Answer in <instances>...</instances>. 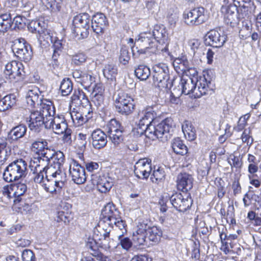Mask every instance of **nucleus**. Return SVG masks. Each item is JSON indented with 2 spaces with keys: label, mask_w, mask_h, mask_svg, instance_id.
I'll use <instances>...</instances> for the list:
<instances>
[{
  "label": "nucleus",
  "mask_w": 261,
  "mask_h": 261,
  "mask_svg": "<svg viewBox=\"0 0 261 261\" xmlns=\"http://www.w3.org/2000/svg\"><path fill=\"white\" fill-rule=\"evenodd\" d=\"M213 74L211 71L204 72L198 79L188 77L187 79L182 78L180 80L179 89H173L174 92L176 90L180 91L179 94L188 95L194 93L195 97L199 98L203 95L211 93L214 89V84L213 83Z\"/></svg>",
  "instance_id": "obj_1"
},
{
  "label": "nucleus",
  "mask_w": 261,
  "mask_h": 261,
  "mask_svg": "<svg viewBox=\"0 0 261 261\" xmlns=\"http://www.w3.org/2000/svg\"><path fill=\"white\" fill-rule=\"evenodd\" d=\"M154 123L151 121L146 122L145 118L142 117L138 123V133L141 135L144 133L146 137L152 140L158 139L163 142L167 141L174 129L172 119L167 118L156 125Z\"/></svg>",
  "instance_id": "obj_2"
},
{
  "label": "nucleus",
  "mask_w": 261,
  "mask_h": 261,
  "mask_svg": "<svg viewBox=\"0 0 261 261\" xmlns=\"http://www.w3.org/2000/svg\"><path fill=\"white\" fill-rule=\"evenodd\" d=\"M54 105L50 100L44 99L41 101L39 110L32 111L29 116L28 126L36 133H39L45 127L46 118L54 112Z\"/></svg>",
  "instance_id": "obj_3"
},
{
  "label": "nucleus",
  "mask_w": 261,
  "mask_h": 261,
  "mask_svg": "<svg viewBox=\"0 0 261 261\" xmlns=\"http://www.w3.org/2000/svg\"><path fill=\"white\" fill-rule=\"evenodd\" d=\"M153 83L160 90L168 92L174 85L175 79H171L168 66L163 63L154 65L152 68Z\"/></svg>",
  "instance_id": "obj_4"
},
{
  "label": "nucleus",
  "mask_w": 261,
  "mask_h": 261,
  "mask_svg": "<svg viewBox=\"0 0 261 261\" xmlns=\"http://www.w3.org/2000/svg\"><path fill=\"white\" fill-rule=\"evenodd\" d=\"M27 163L23 159H18L9 164L3 173V178L6 182H11L25 177L27 174Z\"/></svg>",
  "instance_id": "obj_5"
},
{
  "label": "nucleus",
  "mask_w": 261,
  "mask_h": 261,
  "mask_svg": "<svg viewBox=\"0 0 261 261\" xmlns=\"http://www.w3.org/2000/svg\"><path fill=\"white\" fill-rule=\"evenodd\" d=\"M90 22V16L87 13H81L73 17L71 30L77 39H83L88 36Z\"/></svg>",
  "instance_id": "obj_6"
},
{
  "label": "nucleus",
  "mask_w": 261,
  "mask_h": 261,
  "mask_svg": "<svg viewBox=\"0 0 261 261\" xmlns=\"http://www.w3.org/2000/svg\"><path fill=\"white\" fill-rule=\"evenodd\" d=\"M135 44L139 46L141 48L139 49L137 46L132 47L133 55L135 58L138 57V55L146 54L149 49L151 50L150 52L152 53H155L156 50V41L152 37L150 32H144L140 34L139 38L135 41Z\"/></svg>",
  "instance_id": "obj_7"
},
{
  "label": "nucleus",
  "mask_w": 261,
  "mask_h": 261,
  "mask_svg": "<svg viewBox=\"0 0 261 261\" xmlns=\"http://www.w3.org/2000/svg\"><path fill=\"white\" fill-rule=\"evenodd\" d=\"M114 105L118 113L126 116L132 114L135 108L134 99L122 91L118 92L114 95Z\"/></svg>",
  "instance_id": "obj_8"
},
{
  "label": "nucleus",
  "mask_w": 261,
  "mask_h": 261,
  "mask_svg": "<svg viewBox=\"0 0 261 261\" xmlns=\"http://www.w3.org/2000/svg\"><path fill=\"white\" fill-rule=\"evenodd\" d=\"M12 50L17 58L25 62L30 61L33 57L32 47L23 38L17 39L14 41Z\"/></svg>",
  "instance_id": "obj_9"
},
{
  "label": "nucleus",
  "mask_w": 261,
  "mask_h": 261,
  "mask_svg": "<svg viewBox=\"0 0 261 261\" xmlns=\"http://www.w3.org/2000/svg\"><path fill=\"white\" fill-rule=\"evenodd\" d=\"M185 22L189 25H198L207 20L205 9L203 7L195 8L191 10L185 11L183 14Z\"/></svg>",
  "instance_id": "obj_10"
},
{
  "label": "nucleus",
  "mask_w": 261,
  "mask_h": 261,
  "mask_svg": "<svg viewBox=\"0 0 261 261\" xmlns=\"http://www.w3.org/2000/svg\"><path fill=\"white\" fill-rule=\"evenodd\" d=\"M108 134L112 143L115 147H118L123 142L124 128L121 123L116 119H111L108 125Z\"/></svg>",
  "instance_id": "obj_11"
},
{
  "label": "nucleus",
  "mask_w": 261,
  "mask_h": 261,
  "mask_svg": "<svg viewBox=\"0 0 261 261\" xmlns=\"http://www.w3.org/2000/svg\"><path fill=\"white\" fill-rule=\"evenodd\" d=\"M4 73L7 78L15 82L22 81L25 77L23 65L16 61H12L6 64Z\"/></svg>",
  "instance_id": "obj_12"
},
{
  "label": "nucleus",
  "mask_w": 261,
  "mask_h": 261,
  "mask_svg": "<svg viewBox=\"0 0 261 261\" xmlns=\"http://www.w3.org/2000/svg\"><path fill=\"white\" fill-rule=\"evenodd\" d=\"M227 38V35L220 29L211 30L205 35L204 43L206 45L219 48L224 45Z\"/></svg>",
  "instance_id": "obj_13"
},
{
  "label": "nucleus",
  "mask_w": 261,
  "mask_h": 261,
  "mask_svg": "<svg viewBox=\"0 0 261 261\" xmlns=\"http://www.w3.org/2000/svg\"><path fill=\"white\" fill-rule=\"evenodd\" d=\"M49 174L46 173H40L36 176H34V181L36 183L40 184L44 190L50 193L51 195H56L58 190L56 181H54Z\"/></svg>",
  "instance_id": "obj_14"
},
{
  "label": "nucleus",
  "mask_w": 261,
  "mask_h": 261,
  "mask_svg": "<svg viewBox=\"0 0 261 261\" xmlns=\"http://www.w3.org/2000/svg\"><path fill=\"white\" fill-rule=\"evenodd\" d=\"M168 202L179 212H184L189 209L192 204L193 200L189 195H183L181 193H176L169 198Z\"/></svg>",
  "instance_id": "obj_15"
},
{
  "label": "nucleus",
  "mask_w": 261,
  "mask_h": 261,
  "mask_svg": "<svg viewBox=\"0 0 261 261\" xmlns=\"http://www.w3.org/2000/svg\"><path fill=\"white\" fill-rule=\"evenodd\" d=\"M120 214L116 206L113 203H109L102 210L100 219L110 226L109 228H112L113 223H116V221L119 219Z\"/></svg>",
  "instance_id": "obj_16"
},
{
  "label": "nucleus",
  "mask_w": 261,
  "mask_h": 261,
  "mask_svg": "<svg viewBox=\"0 0 261 261\" xmlns=\"http://www.w3.org/2000/svg\"><path fill=\"white\" fill-rule=\"evenodd\" d=\"M135 175L140 179H147L152 170L151 161L149 159L144 158L140 159L134 167Z\"/></svg>",
  "instance_id": "obj_17"
},
{
  "label": "nucleus",
  "mask_w": 261,
  "mask_h": 261,
  "mask_svg": "<svg viewBox=\"0 0 261 261\" xmlns=\"http://www.w3.org/2000/svg\"><path fill=\"white\" fill-rule=\"evenodd\" d=\"M69 174L72 180L76 184H84L86 180L85 168L73 160L69 167Z\"/></svg>",
  "instance_id": "obj_18"
},
{
  "label": "nucleus",
  "mask_w": 261,
  "mask_h": 261,
  "mask_svg": "<svg viewBox=\"0 0 261 261\" xmlns=\"http://www.w3.org/2000/svg\"><path fill=\"white\" fill-rule=\"evenodd\" d=\"M91 27L93 32L98 35H102L109 22L106 16L102 13H97L91 19Z\"/></svg>",
  "instance_id": "obj_19"
},
{
  "label": "nucleus",
  "mask_w": 261,
  "mask_h": 261,
  "mask_svg": "<svg viewBox=\"0 0 261 261\" xmlns=\"http://www.w3.org/2000/svg\"><path fill=\"white\" fill-rule=\"evenodd\" d=\"M4 190L9 197H11V195L14 197L13 202L16 204L18 202L22 203L21 197L23 196L27 191V187L24 184L18 183L12 185L10 190H9L6 187H4Z\"/></svg>",
  "instance_id": "obj_20"
},
{
  "label": "nucleus",
  "mask_w": 261,
  "mask_h": 261,
  "mask_svg": "<svg viewBox=\"0 0 261 261\" xmlns=\"http://www.w3.org/2000/svg\"><path fill=\"white\" fill-rule=\"evenodd\" d=\"M91 137L92 146L95 149L103 148L107 144V135L99 128L93 130L91 134Z\"/></svg>",
  "instance_id": "obj_21"
},
{
  "label": "nucleus",
  "mask_w": 261,
  "mask_h": 261,
  "mask_svg": "<svg viewBox=\"0 0 261 261\" xmlns=\"http://www.w3.org/2000/svg\"><path fill=\"white\" fill-rule=\"evenodd\" d=\"M176 182L177 187L179 190L187 192L193 187V178L189 174L181 173L177 176Z\"/></svg>",
  "instance_id": "obj_22"
},
{
  "label": "nucleus",
  "mask_w": 261,
  "mask_h": 261,
  "mask_svg": "<svg viewBox=\"0 0 261 261\" xmlns=\"http://www.w3.org/2000/svg\"><path fill=\"white\" fill-rule=\"evenodd\" d=\"M32 147L38 155H49L54 153V149L48 146L47 141L43 139H38L32 144Z\"/></svg>",
  "instance_id": "obj_23"
},
{
  "label": "nucleus",
  "mask_w": 261,
  "mask_h": 261,
  "mask_svg": "<svg viewBox=\"0 0 261 261\" xmlns=\"http://www.w3.org/2000/svg\"><path fill=\"white\" fill-rule=\"evenodd\" d=\"M136 233H134L133 240L135 243L139 246L147 245L146 229L148 225L144 223H140L138 225Z\"/></svg>",
  "instance_id": "obj_24"
},
{
  "label": "nucleus",
  "mask_w": 261,
  "mask_h": 261,
  "mask_svg": "<svg viewBox=\"0 0 261 261\" xmlns=\"http://www.w3.org/2000/svg\"><path fill=\"white\" fill-rule=\"evenodd\" d=\"M46 173L49 174V176L56 181L58 190H60L64 185L66 177L65 174L61 171V168H56V167L51 165Z\"/></svg>",
  "instance_id": "obj_25"
},
{
  "label": "nucleus",
  "mask_w": 261,
  "mask_h": 261,
  "mask_svg": "<svg viewBox=\"0 0 261 261\" xmlns=\"http://www.w3.org/2000/svg\"><path fill=\"white\" fill-rule=\"evenodd\" d=\"M27 130V127L23 124H19L12 128L8 133V139L11 141H16L24 137Z\"/></svg>",
  "instance_id": "obj_26"
},
{
  "label": "nucleus",
  "mask_w": 261,
  "mask_h": 261,
  "mask_svg": "<svg viewBox=\"0 0 261 261\" xmlns=\"http://www.w3.org/2000/svg\"><path fill=\"white\" fill-rule=\"evenodd\" d=\"M86 247L90 250V253L99 261H107L108 257L104 256L100 252L97 248L96 241L91 238H89L86 242Z\"/></svg>",
  "instance_id": "obj_27"
},
{
  "label": "nucleus",
  "mask_w": 261,
  "mask_h": 261,
  "mask_svg": "<svg viewBox=\"0 0 261 261\" xmlns=\"http://www.w3.org/2000/svg\"><path fill=\"white\" fill-rule=\"evenodd\" d=\"M238 8V11L244 13L245 15L253 13L256 9V6L253 0H244L234 4Z\"/></svg>",
  "instance_id": "obj_28"
},
{
  "label": "nucleus",
  "mask_w": 261,
  "mask_h": 261,
  "mask_svg": "<svg viewBox=\"0 0 261 261\" xmlns=\"http://www.w3.org/2000/svg\"><path fill=\"white\" fill-rule=\"evenodd\" d=\"M13 24L10 13L0 14V35L8 32Z\"/></svg>",
  "instance_id": "obj_29"
},
{
  "label": "nucleus",
  "mask_w": 261,
  "mask_h": 261,
  "mask_svg": "<svg viewBox=\"0 0 261 261\" xmlns=\"http://www.w3.org/2000/svg\"><path fill=\"white\" fill-rule=\"evenodd\" d=\"M54 113H50V115H48V117L46 118V123H45V128L46 129H50L53 128L54 126L58 125L61 123H65L64 117L63 115L55 116V108L54 106Z\"/></svg>",
  "instance_id": "obj_30"
},
{
  "label": "nucleus",
  "mask_w": 261,
  "mask_h": 261,
  "mask_svg": "<svg viewBox=\"0 0 261 261\" xmlns=\"http://www.w3.org/2000/svg\"><path fill=\"white\" fill-rule=\"evenodd\" d=\"M174 69L178 73H184L188 70L189 62L185 57L175 58L173 62Z\"/></svg>",
  "instance_id": "obj_31"
},
{
  "label": "nucleus",
  "mask_w": 261,
  "mask_h": 261,
  "mask_svg": "<svg viewBox=\"0 0 261 261\" xmlns=\"http://www.w3.org/2000/svg\"><path fill=\"white\" fill-rule=\"evenodd\" d=\"M146 234L148 239L153 244L158 243L162 236V231L155 226L150 227L148 226L146 229Z\"/></svg>",
  "instance_id": "obj_32"
},
{
  "label": "nucleus",
  "mask_w": 261,
  "mask_h": 261,
  "mask_svg": "<svg viewBox=\"0 0 261 261\" xmlns=\"http://www.w3.org/2000/svg\"><path fill=\"white\" fill-rule=\"evenodd\" d=\"M46 27V23L43 21L40 20H33L29 23L28 25L30 31L40 34L44 33Z\"/></svg>",
  "instance_id": "obj_33"
},
{
  "label": "nucleus",
  "mask_w": 261,
  "mask_h": 261,
  "mask_svg": "<svg viewBox=\"0 0 261 261\" xmlns=\"http://www.w3.org/2000/svg\"><path fill=\"white\" fill-rule=\"evenodd\" d=\"M39 92V90L37 87H33L28 90L25 96L26 101L28 105L34 107L35 105L38 102Z\"/></svg>",
  "instance_id": "obj_34"
},
{
  "label": "nucleus",
  "mask_w": 261,
  "mask_h": 261,
  "mask_svg": "<svg viewBox=\"0 0 261 261\" xmlns=\"http://www.w3.org/2000/svg\"><path fill=\"white\" fill-rule=\"evenodd\" d=\"M172 148L176 154L185 155L188 152L187 147L183 143L179 138H176L172 140Z\"/></svg>",
  "instance_id": "obj_35"
},
{
  "label": "nucleus",
  "mask_w": 261,
  "mask_h": 261,
  "mask_svg": "<svg viewBox=\"0 0 261 261\" xmlns=\"http://www.w3.org/2000/svg\"><path fill=\"white\" fill-rule=\"evenodd\" d=\"M16 97L14 94L5 96L1 101L2 110L5 111L12 108L16 105Z\"/></svg>",
  "instance_id": "obj_36"
},
{
  "label": "nucleus",
  "mask_w": 261,
  "mask_h": 261,
  "mask_svg": "<svg viewBox=\"0 0 261 261\" xmlns=\"http://www.w3.org/2000/svg\"><path fill=\"white\" fill-rule=\"evenodd\" d=\"M182 130L185 137L189 141L195 139L196 137L195 129L190 122L185 121L182 125Z\"/></svg>",
  "instance_id": "obj_37"
},
{
  "label": "nucleus",
  "mask_w": 261,
  "mask_h": 261,
  "mask_svg": "<svg viewBox=\"0 0 261 261\" xmlns=\"http://www.w3.org/2000/svg\"><path fill=\"white\" fill-rule=\"evenodd\" d=\"M11 150L6 140H0V162L4 163L10 155Z\"/></svg>",
  "instance_id": "obj_38"
},
{
  "label": "nucleus",
  "mask_w": 261,
  "mask_h": 261,
  "mask_svg": "<svg viewBox=\"0 0 261 261\" xmlns=\"http://www.w3.org/2000/svg\"><path fill=\"white\" fill-rule=\"evenodd\" d=\"M136 77L141 81L146 80L151 74L149 68L144 65H140L135 70Z\"/></svg>",
  "instance_id": "obj_39"
},
{
  "label": "nucleus",
  "mask_w": 261,
  "mask_h": 261,
  "mask_svg": "<svg viewBox=\"0 0 261 261\" xmlns=\"http://www.w3.org/2000/svg\"><path fill=\"white\" fill-rule=\"evenodd\" d=\"M151 34L156 42L162 39L163 41L166 40L168 38L166 31L163 25H155Z\"/></svg>",
  "instance_id": "obj_40"
},
{
  "label": "nucleus",
  "mask_w": 261,
  "mask_h": 261,
  "mask_svg": "<svg viewBox=\"0 0 261 261\" xmlns=\"http://www.w3.org/2000/svg\"><path fill=\"white\" fill-rule=\"evenodd\" d=\"M117 73V68L113 64H107L103 69L104 76L111 81L115 80Z\"/></svg>",
  "instance_id": "obj_41"
},
{
  "label": "nucleus",
  "mask_w": 261,
  "mask_h": 261,
  "mask_svg": "<svg viewBox=\"0 0 261 261\" xmlns=\"http://www.w3.org/2000/svg\"><path fill=\"white\" fill-rule=\"evenodd\" d=\"M73 90V85L71 81L67 78L64 79L60 84V90L63 96L69 95Z\"/></svg>",
  "instance_id": "obj_42"
},
{
  "label": "nucleus",
  "mask_w": 261,
  "mask_h": 261,
  "mask_svg": "<svg viewBox=\"0 0 261 261\" xmlns=\"http://www.w3.org/2000/svg\"><path fill=\"white\" fill-rule=\"evenodd\" d=\"M97 188L101 193H106L112 187L113 184L105 177L100 178L96 182Z\"/></svg>",
  "instance_id": "obj_43"
},
{
  "label": "nucleus",
  "mask_w": 261,
  "mask_h": 261,
  "mask_svg": "<svg viewBox=\"0 0 261 261\" xmlns=\"http://www.w3.org/2000/svg\"><path fill=\"white\" fill-rule=\"evenodd\" d=\"M224 22L227 25L234 27L239 22L237 13L228 10L224 17Z\"/></svg>",
  "instance_id": "obj_44"
},
{
  "label": "nucleus",
  "mask_w": 261,
  "mask_h": 261,
  "mask_svg": "<svg viewBox=\"0 0 261 261\" xmlns=\"http://www.w3.org/2000/svg\"><path fill=\"white\" fill-rule=\"evenodd\" d=\"M54 153L51 159H50V160H53L54 165L53 166L56 167V168H61L65 161L64 155L61 151H56L54 150Z\"/></svg>",
  "instance_id": "obj_45"
},
{
  "label": "nucleus",
  "mask_w": 261,
  "mask_h": 261,
  "mask_svg": "<svg viewBox=\"0 0 261 261\" xmlns=\"http://www.w3.org/2000/svg\"><path fill=\"white\" fill-rule=\"evenodd\" d=\"M95 82V77L89 74L85 73L83 75V77H82L81 82H80L79 83H80L85 89L90 91V89L91 88V87Z\"/></svg>",
  "instance_id": "obj_46"
},
{
  "label": "nucleus",
  "mask_w": 261,
  "mask_h": 261,
  "mask_svg": "<svg viewBox=\"0 0 261 261\" xmlns=\"http://www.w3.org/2000/svg\"><path fill=\"white\" fill-rule=\"evenodd\" d=\"M54 153L50 154L49 155H38L39 161L40 170L41 172L46 173L47 170L49 169L50 166H48V164L50 161V159L53 156Z\"/></svg>",
  "instance_id": "obj_47"
},
{
  "label": "nucleus",
  "mask_w": 261,
  "mask_h": 261,
  "mask_svg": "<svg viewBox=\"0 0 261 261\" xmlns=\"http://www.w3.org/2000/svg\"><path fill=\"white\" fill-rule=\"evenodd\" d=\"M110 228L106 229L105 233L102 236V238L99 239L100 243H99L100 246L104 249H109L111 247L110 244V232L111 231Z\"/></svg>",
  "instance_id": "obj_48"
},
{
  "label": "nucleus",
  "mask_w": 261,
  "mask_h": 261,
  "mask_svg": "<svg viewBox=\"0 0 261 261\" xmlns=\"http://www.w3.org/2000/svg\"><path fill=\"white\" fill-rule=\"evenodd\" d=\"M143 116L142 117L145 118L146 122L151 121L153 122L154 119L156 117V114L153 108L151 107H147L142 111Z\"/></svg>",
  "instance_id": "obj_49"
},
{
  "label": "nucleus",
  "mask_w": 261,
  "mask_h": 261,
  "mask_svg": "<svg viewBox=\"0 0 261 261\" xmlns=\"http://www.w3.org/2000/svg\"><path fill=\"white\" fill-rule=\"evenodd\" d=\"M118 239L119 241V244L123 249L128 250L132 246L131 240L128 238L124 236V232L118 236Z\"/></svg>",
  "instance_id": "obj_50"
},
{
  "label": "nucleus",
  "mask_w": 261,
  "mask_h": 261,
  "mask_svg": "<svg viewBox=\"0 0 261 261\" xmlns=\"http://www.w3.org/2000/svg\"><path fill=\"white\" fill-rule=\"evenodd\" d=\"M165 176L164 170L163 169L159 168L153 171L151 179L153 182L159 183L164 179Z\"/></svg>",
  "instance_id": "obj_51"
},
{
  "label": "nucleus",
  "mask_w": 261,
  "mask_h": 261,
  "mask_svg": "<svg viewBox=\"0 0 261 261\" xmlns=\"http://www.w3.org/2000/svg\"><path fill=\"white\" fill-rule=\"evenodd\" d=\"M247 218L253 226H259L261 225V217L257 216L255 212L253 211H249L247 214Z\"/></svg>",
  "instance_id": "obj_52"
},
{
  "label": "nucleus",
  "mask_w": 261,
  "mask_h": 261,
  "mask_svg": "<svg viewBox=\"0 0 261 261\" xmlns=\"http://www.w3.org/2000/svg\"><path fill=\"white\" fill-rule=\"evenodd\" d=\"M130 59V56L128 52V48L125 46H122L120 50V55L119 57V61L121 63L126 65L128 63Z\"/></svg>",
  "instance_id": "obj_53"
},
{
  "label": "nucleus",
  "mask_w": 261,
  "mask_h": 261,
  "mask_svg": "<svg viewBox=\"0 0 261 261\" xmlns=\"http://www.w3.org/2000/svg\"><path fill=\"white\" fill-rule=\"evenodd\" d=\"M242 28L240 31V35L243 37H245L250 34L252 28V24L249 21H244L242 22Z\"/></svg>",
  "instance_id": "obj_54"
},
{
  "label": "nucleus",
  "mask_w": 261,
  "mask_h": 261,
  "mask_svg": "<svg viewBox=\"0 0 261 261\" xmlns=\"http://www.w3.org/2000/svg\"><path fill=\"white\" fill-rule=\"evenodd\" d=\"M22 261H36L33 251L30 249H25L21 253Z\"/></svg>",
  "instance_id": "obj_55"
},
{
  "label": "nucleus",
  "mask_w": 261,
  "mask_h": 261,
  "mask_svg": "<svg viewBox=\"0 0 261 261\" xmlns=\"http://www.w3.org/2000/svg\"><path fill=\"white\" fill-rule=\"evenodd\" d=\"M30 167L31 168V170L33 171L34 176L38 174L40 172L43 173L42 172H41V170H40V167L39 166L38 156L36 158H34L33 159L31 160Z\"/></svg>",
  "instance_id": "obj_56"
},
{
  "label": "nucleus",
  "mask_w": 261,
  "mask_h": 261,
  "mask_svg": "<svg viewBox=\"0 0 261 261\" xmlns=\"http://www.w3.org/2000/svg\"><path fill=\"white\" fill-rule=\"evenodd\" d=\"M90 90H92V94L94 97L101 96L104 91V88L101 83L94 84L93 86L91 87Z\"/></svg>",
  "instance_id": "obj_57"
},
{
  "label": "nucleus",
  "mask_w": 261,
  "mask_h": 261,
  "mask_svg": "<svg viewBox=\"0 0 261 261\" xmlns=\"http://www.w3.org/2000/svg\"><path fill=\"white\" fill-rule=\"evenodd\" d=\"M70 115L73 121L75 122L76 121L78 125H82L83 123L86 122L83 114L72 111L70 113Z\"/></svg>",
  "instance_id": "obj_58"
},
{
  "label": "nucleus",
  "mask_w": 261,
  "mask_h": 261,
  "mask_svg": "<svg viewBox=\"0 0 261 261\" xmlns=\"http://www.w3.org/2000/svg\"><path fill=\"white\" fill-rule=\"evenodd\" d=\"M251 130L249 128L245 129L242 135V140L244 143H246L247 144L251 145L253 142V139L250 136Z\"/></svg>",
  "instance_id": "obj_59"
},
{
  "label": "nucleus",
  "mask_w": 261,
  "mask_h": 261,
  "mask_svg": "<svg viewBox=\"0 0 261 261\" xmlns=\"http://www.w3.org/2000/svg\"><path fill=\"white\" fill-rule=\"evenodd\" d=\"M88 104V107H85L83 112V116H84L85 119L87 122L90 118L93 117V110L91 108V105L89 103V101L87 99H86Z\"/></svg>",
  "instance_id": "obj_60"
},
{
  "label": "nucleus",
  "mask_w": 261,
  "mask_h": 261,
  "mask_svg": "<svg viewBox=\"0 0 261 261\" xmlns=\"http://www.w3.org/2000/svg\"><path fill=\"white\" fill-rule=\"evenodd\" d=\"M72 130L68 128L66 129V130L63 133V136L62 137L63 141L65 143H66L68 145H71L72 142Z\"/></svg>",
  "instance_id": "obj_61"
},
{
  "label": "nucleus",
  "mask_w": 261,
  "mask_h": 261,
  "mask_svg": "<svg viewBox=\"0 0 261 261\" xmlns=\"http://www.w3.org/2000/svg\"><path fill=\"white\" fill-rule=\"evenodd\" d=\"M86 60L85 55L82 53L78 54L74 56L72 58V61L76 65H80L84 63Z\"/></svg>",
  "instance_id": "obj_62"
},
{
  "label": "nucleus",
  "mask_w": 261,
  "mask_h": 261,
  "mask_svg": "<svg viewBox=\"0 0 261 261\" xmlns=\"http://www.w3.org/2000/svg\"><path fill=\"white\" fill-rule=\"evenodd\" d=\"M67 123L65 122L61 123L58 125H57L51 129H52L56 134L59 135L63 134L64 132L66 130V129L67 128Z\"/></svg>",
  "instance_id": "obj_63"
},
{
  "label": "nucleus",
  "mask_w": 261,
  "mask_h": 261,
  "mask_svg": "<svg viewBox=\"0 0 261 261\" xmlns=\"http://www.w3.org/2000/svg\"><path fill=\"white\" fill-rule=\"evenodd\" d=\"M25 21L26 18L21 16H17L12 19V21L14 23L15 27H17L18 28H22L25 23Z\"/></svg>",
  "instance_id": "obj_64"
}]
</instances>
